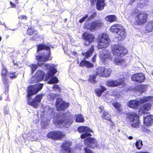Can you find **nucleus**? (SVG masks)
I'll return each instance as SVG.
<instances>
[{"label":"nucleus","mask_w":153,"mask_h":153,"mask_svg":"<svg viewBox=\"0 0 153 153\" xmlns=\"http://www.w3.org/2000/svg\"><path fill=\"white\" fill-rule=\"evenodd\" d=\"M43 84L38 83L34 85L30 86L28 88L27 91V99L28 100V103L34 108H37L42 98V95H37L35 98L33 99L32 102L29 101L30 97L36 94L42 88Z\"/></svg>","instance_id":"obj_1"},{"label":"nucleus","mask_w":153,"mask_h":153,"mask_svg":"<svg viewBox=\"0 0 153 153\" xmlns=\"http://www.w3.org/2000/svg\"><path fill=\"white\" fill-rule=\"evenodd\" d=\"M43 50L44 51L41 54L37 56L36 59L38 61V64L39 65V62L46 61L51 59L52 58L51 57L50 48L49 47L45 45H40L38 46L37 51Z\"/></svg>","instance_id":"obj_2"},{"label":"nucleus","mask_w":153,"mask_h":153,"mask_svg":"<svg viewBox=\"0 0 153 153\" xmlns=\"http://www.w3.org/2000/svg\"><path fill=\"white\" fill-rule=\"evenodd\" d=\"M48 98L51 100L55 99H57L56 104V109L58 111L63 110L68 107L69 103L62 101L61 95L60 94H50L48 96Z\"/></svg>","instance_id":"obj_3"},{"label":"nucleus","mask_w":153,"mask_h":153,"mask_svg":"<svg viewBox=\"0 0 153 153\" xmlns=\"http://www.w3.org/2000/svg\"><path fill=\"white\" fill-rule=\"evenodd\" d=\"M110 31L116 33L117 37L121 39H124L126 35L124 28L120 25L114 24L110 28Z\"/></svg>","instance_id":"obj_4"},{"label":"nucleus","mask_w":153,"mask_h":153,"mask_svg":"<svg viewBox=\"0 0 153 153\" xmlns=\"http://www.w3.org/2000/svg\"><path fill=\"white\" fill-rule=\"evenodd\" d=\"M97 48L98 49L105 48L108 47L110 42L108 35L106 33L100 34L98 37Z\"/></svg>","instance_id":"obj_5"},{"label":"nucleus","mask_w":153,"mask_h":153,"mask_svg":"<svg viewBox=\"0 0 153 153\" xmlns=\"http://www.w3.org/2000/svg\"><path fill=\"white\" fill-rule=\"evenodd\" d=\"M111 50L114 55L120 57L123 56L127 53V51L125 48L118 44L112 45Z\"/></svg>","instance_id":"obj_6"},{"label":"nucleus","mask_w":153,"mask_h":153,"mask_svg":"<svg viewBox=\"0 0 153 153\" xmlns=\"http://www.w3.org/2000/svg\"><path fill=\"white\" fill-rule=\"evenodd\" d=\"M153 98L151 97H144L139 100H132L129 101L127 104L128 106L131 108H135L138 106L145 102L152 101Z\"/></svg>","instance_id":"obj_7"},{"label":"nucleus","mask_w":153,"mask_h":153,"mask_svg":"<svg viewBox=\"0 0 153 153\" xmlns=\"http://www.w3.org/2000/svg\"><path fill=\"white\" fill-rule=\"evenodd\" d=\"M127 121L131 126L137 128L139 126V118L138 116L135 113L129 114L127 116Z\"/></svg>","instance_id":"obj_8"},{"label":"nucleus","mask_w":153,"mask_h":153,"mask_svg":"<svg viewBox=\"0 0 153 153\" xmlns=\"http://www.w3.org/2000/svg\"><path fill=\"white\" fill-rule=\"evenodd\" d=\"M99 57L103 62L108 63L112 60L110 52L106 50H104L100 52Z\"/></svg>","instance_id":"obj_9"},{"label":"nucleus","mask_w":153,"mask_h":153,"mask_svg":"<svg viewBox=\"0 0 153 153\" xmlns=\"http://www.w3.org/2000/svg\"><path fill=\"white\" fill-rule=\"evenodd\" d=\"M82 38L84 40V44L88 45L94 42L95 39V36L93 34L85 32L82 35Z\"/></svg>","instance_id":"obj_10"},{"label":"nucleus","mask_w":153,"mask_h":153,"mask_svg":"<svg viewBox=\"0 0 153 153\" xmlns=\"http://www.w3.org/2000/svg\"><path fill=\"white\" fill-rule=\"evenodd\" d=\"M147 13L145 12H141L137 15L136 18V22L139 25H142L147 21Z\"/></svg>","instance_id":"obj_11"},{"label":"nucleus","mask_w":153,"mask_h":153,"mask_svg":"<svg viewBox=\"0 0 153 153\" xmlns=\"http://www.w3.org/2000/svg\"><path fill=\"white\" fill-rule=\"evenodd\" d=\"M65 136L64 133L60 131H54L49 132L47 135L48 138L53 140L60 139Z\"/></svg>","instance_id":"obj_12"},{"label":"nucleus","mask_w":153,"mask_h":153,"mask_svg":"<svg viewBox=\"0 0 153 153\" xmlns=\"http://www.w3.org/2000/svg\"><path fill=\"white\" fill-rule=\"evenodd\" d=\"M78 131L80 133L84 132L81 136V138L82 139H84L88 136H91L90 132H92V130L89 128L88 127L85 126H81L78 128Z\"/></svg>","instance_id":"obj_13"},{"label":"nucleus","mask_w":153,"mask_h":153,"mask_svg":"<svg viewBox=\"0 0 153 153\" xmlns=\"http://www.w3.org/2000/svg\"><path fill=\"white\" fill-rule=\"evenodd\" d=\"M103 23L100 20L96 21L93 23L86 25V28L90 30L97 29L102 26Z\"/></svg>","instance_id":"obj_14"},{"label":"nucleus","mask_w":153,"mask_h":153,"mask_svg":"<svg viewBox=\"0 0 153 153\" xmlns=\"http://www.w3.org/2000/svg\"><path fill=\"white\" fill-rule=\"evenodd\" d=\"M124 84V81L123 79L117 80H109L106 82V85L111 87H116L121 85H123Z\"/></svg>","instance_id":"obj_15"},{"label":"nucleus","mask_w":153,"mask_h":153,"mask_svg":"<svg viewBox=\"0 0 153 153\" xmlns=\"http://www.w3.org/2000/svg\"><path fill=\"white\" fill-rule=\"evenodd\" d=\"M71 143L68 141H65L62 144L61 152L62 153H71V149L70 146Z\"/></svg>","instance_id":"obj_16"},{"label":"nucleus","mask_w":153,"mask_h":153,"mask_svg":"<svg viewBox=\"0 0 153 153\" xmlns=\"http://www.w3.org/2000/svg\"><path fill=\"white\" fill-rule=\"evenodd\" d=\"M85 145L88 147L94 148L97 146V142L96 140L94 138H87L85 141Z\"/></svg>","instance_id":"obj_17"},{"label":"nucleus","mask_w":153,"mask_h":153,"mask_svg":"<svg viewBox=\"0 0 153 153\" xmlns=\"http://www.w3.org/2000/svg\"><path fill=\"white\" fill-rule=\"evenodd\" d=\"M131 79L132 81L137 82L141 83L145 79V76L143 74H135L132 76Z\"/></svg>","instance_id":"obj_18"},{"label":"nucleus","mask_w":153,"mask_h":153,"mask_svg":"<svg viewBox=\"0 0 153 153\" xmlns=\"http://www.w3.org/2000/svg\"><path fill=\"white\" fill-rule=\"evenodd\" d=\"M72 122L71 119H62L61 120L58 121V123L61 127H64L68 128L69 127Z\"/></svg>","instance_id":"obj_19"},{"label":"nucleus","mask_w":153,"mask_h":153,"mask_svg":"<svg viewBox=\"0 0 153 153\" xmlns=\"http://www.w3.org/2000/svg\"><path fill=\"white\" fill-rule=\"evenodd\" d=\"M54 65H53L48 64L46 65V68L48 69H50L48 73V75H47V78L49 79L51 77L53 76L57 72L56 69L54 68Z\"/></svg>","instance_id":"obj_20"},{"label":"nucleus","mask_w":153,"mask_h":153,"mask_svg":"<svg viewBox=\"0 0 153 153\" xmlns=\"http://www.w3.org/2000/svg\"><path fill=\"white\" fill-rule=\"evenodd\" d=\"M27 33L29 35H33V37L30 38V39L31 40H34L36 39L39 36L36 30H34L30 28L27 29Z\"/></svg>","instance_id":"obj_21"},{"label":"nucleus","mask_w":153,"mask_h":153,"mask_svg":"<svg viewBox=\"0 0 153 153\" xmlns=\"http://www.w3.org/2000/svg\"><path fill=\"white\" fill-rule=\"evenodd\" d=\"M153 123V116L150 115L144 117V125L149 126Z\"/></svg>","instance_id":"obj_22"},{"label":"nucleus","mask_w":153,"mask_h":153,"mask_svg":"<svg viewBox=\"0 0 153 153\" xmlns=\"http://www.w3.org/2000/svg\"><path fill=\"white\" fill-rule=\"evenodd\" d=\"M151 107V104L148 103L145 104L140 107L139 110V111L144 114L145 113V110H149L150 109Z\"/></svg>","instance_id":"obj_23"},{"label":"nucleus","mask_w":153,"mask_h":153,"mask_svg":"<svg viewBox=\"0 0 153 153\" xmlns=\"http://www.w3.org/2000/svg\"><path fill=\"white\" fill-rule=\"evenodd\" d=\"M44 75V73L41 71H38L35 75L36 77L37 80H38L39 82L41 81L43 79Z\"/></svg>","instance_id":"obj_24"},{"label":"nucleus","mask_w":153,"mask_h":153,"mask_svg":"<svg viewBox=\"0 0 153 153\" xmlns=\"http://www.w3.org/2000/svg\"><path fill=\"white\" fill-rule=\"evenodd\" d=\"M147 87L148 85H146L141 84L137 86L135 89L137 91L143 93L146 90Z\"/></svg>","instance_id":"obj_25"},{"label":"nucleus","mask_w":153,"mask_h":153,"mask_svg":"<svg viewBox=\"0 0 153 153\" xmlns=\"http://www.w3.org/2000/svg\"><path fill=\"white\" fill-rule=\"evenodd\" d=\"M105 3L104 0H98L96 4L97 9L99 10H101L104 8Z\"/></svg>","instance_id":"obj_26"},{"label":"nucleus","mask_w":153,"mask_h":153,"mask_svg":"<svg viewBox=\"0 0 153 153\" xmlns=\"http://www.w3.org/2000/svg\"><path fill=\"white\" fill-rule=\"evenodd\" d=\"M79 65L80 66H85L88 68H91L93 67V65L91 63L84 60H82Z\"/></svg>","instance_id":"obj_27"},{"label":"nucleus","mask_w":153,"mask_h":153,"mask_svg":"<svg viewBox=\"0 0 153 153\" xmlns=\"http://www.w3.org/2000/svg\"><path fill=\"white\" fill-rule=\"evenodd\" d=\"M148 4L147 0H140L137 4V7L143 8Z\"/></svg>","instance_id":"obj_28"},{"label":"nucleus","mask_w":153,"mask_h":153,"mask_svg":"<svg viewBox=\"0 0 153 153\" xmlns=\"http://www.w3.org/2000/svg\"><path fill=\"white\" fill-rule=\"evenodd\" d=\"M94 51V46L92 45L90 49L87 52L83 53V55L86 58H88L90 57Z\"/></svg>","instance_id":"obj_29"},{"label":"nucleus","mask_w":153,"mask_h":153,"mask_svg":"<svg viewBox=\"0 0 153 153\" xmlns=\"http://www.w3.org/2000/svg\"><path fill=\"white\" fill-rule=\"evenodd\" d=\"M146 29L149 32L153 30V20L147 23L146 26Z\"/></svg>","instance_id":"obj_30"},{"label":"nucleus","mask_w":153,"mask_h":153,"mask_svg":"<svg viewBox=\"0 0 153 153\" xmlns=\"http://www.w3.org/2000/svg\"><path fill=\"white\" fill-rule=\"evenodd\" d=\"M102 115V117L103 118L106 120L111 121V117L109 114L108 113L105 111H103Z\"/></svg>","instance_id":"obj_31"},{"label":"nucleus","mask_w":153,"mask_h":153,"mask_svg":"<svg viewBox=\"0 0 153 153\" xmlns=\"http://www.w3.org/2000/svg\"><path fill=\"white\" fill-rule=\"evenodd\" d=\"M105 20L109 22H112L115 21L116 20V17L113 15H111L107 16L105 18Z\"/></svg>","instance_id":"obj_32"},{"label":"nucleus","mask_w":153,"mask_h":153,"mask_svg":"<svg viewBox=\"0 0 153 153\" xmlns=\"http://www.w3.org/2000/svg\"><path fill=\"white\" fill-rule=\"evenodd\" d=\"M106 90V88L102 86H101L100 88L97 89L95 90V92L97 96L100 97L102 93Z\"/></svg>","instance_id":"obj_33"},{"label":"nucleus","mask_w":153,"mask_h":153,"mask_svg":"<svg viewBox=\"0 0 153 153\" xmlns=\"http://www.w3.org/2000/svg\"><path fill=\"white\" fill-rule=\"evenodd\" d=\"M105 68L103 67H99L96 70L97 74L100 76H103Z\"/></svg>","instance_id":"obj_34"},{"label":"nucleus","mask_w":153,"mask_h":153,"mask_svg":"<svg viewBox=\"0 0 153 153\" xmlns=\"http://www.w3.org/2000/svg\"><path fill=\"white\" fill-rule=\"evenodd\" d=\"M125 61L123 59L121 58L118 59H115L114 61V63L118 65H121L125 64Z\"/></svg>","instance_id":"obj_35"},{"label":"nucleus","mask_w":153,"mask_h":153,"mask_svg":"<svg viewBox=\"0 0 153 153\" xmlns=\"http://www.w3.org/2000/svg\"><path fill=\"white\" fill-rule=\"evenodd\" d=\"M7 72V70L6 69H3L2 71L1 76L2 77V79L4 83H7L8 82V80L5 77L6 74Z\"/></svg>","instance_id":"obj_36"},{"label":"nucleus","mask_w":153,"mask_h":153,"mask_svg":"<svg viewBox=\"0 0 153 153\" xmlns=\"http://www.w3.org/2000/svg\"><path fill=\"white\" fill-rule=\"evenodd\" d=\"M76 117V121L77 122H83L84 119L83 116L80 114H77L75 115Z\"/></svg>","instance_id":"obj_37"},{"label":"nucleus","mask_w":153,"mask_h":153,"mask_svg":"<svg viewBox=\"0 0 153 153\" xmlns=\"http://www.w3.org/2000/svg\"><path fill=\"white\" fill-rule=\"evenodd\" d=\"M54 111V108L49 106H46L45 107L44 111L46 112L49 114H52L53 113Z\"/></svg>","instance_id":"obj_38"},{"label":"nucleus","mask_w":153,"mask_h":153,"mask_svg":"<svg viewBox=\"0 0 153 153\" xmlns=\"http://www.w3.org/2000/svg\"><path fill=\"white\" fill-rule=\"evenodd\" d=\"M111 70L110 69H105V68L103 76L107 77L109 76L111 73Z\"/></svg>","instance_id":"obj_39"},{"label":"nucleus","mask_w":153,"mask_h":153,"mask_svg":"<svg viewBox=\"0 0 153 153\" xmlns=\"http://www.w3.org/2000/svg\"><path fill=\"white\" fill-rule=\"evenodd\" d=\"M136 146L137 148L138 149H140L143 146L142 142L140 140H137L136 144Z\"/></svg>","instance_id":"obj_40"},{"label":"nucleus","mask_w":153,"mask_h":153,"mask_svg":"<svg viewBox=\"0 0 153 153\" xmlns=\"http://www.w3.org/2000/svg\"><path fill=\"white\" fill-rule=\"evenodd\" d=\"M113 105L119 111H121V105L120 103L117 102H115L113 103Z\"/></svg>","instance_id":"obj_41"},{"label":"nucleus","mask_w":153,"mask_h":153,"mask_svg":"<svg viewBox=\"0 0 153 153\" xmlns=\"http://www.w3.org/2000/svg\"><path fill=\"white\" fill-rule=\"evenodd\" d=\"M58 81V79L56 77H54L51 79V80L48 82V83L50 84L57 83Z\"/></svg>","instance_id":"obj_42"},{"label":"nucleus","mask_w":153,"mask_h":153,"mask_svg":"<svg viewBox=\"0 0 153 153\" xmlns=\"http://www.w3.org/2000/svg\"><path fill=\"white\" fill-rule=\"evenodd\" d=\"M31 69L32 73L33 74L37 68V65H36L32 64L29 65Z\"/></svg>","instance_id":"obj_43"},{"label":"nucleus","mask_w":153,"mask_h":153,"mask_svg":"<svg viewBox=\"0 0 153 153\" xmlns=\"http://www.w3.org/2000/svg\"><path fill=\"white\" fill-rule=\"evenodd\" d=\"M96 78V76L94 74H92L90 76V78L89 79L90 81L92 83H95V79Z\"/></svg>","instance_id":"obj_44"},{"label":"nucleus","mask_w":153,"mask_h":153,"mask_svg":"<svg viewBox=\"0 0 153 153\" xmlns=\"http://www.w3.org/2000/svg\"><path fill=\"white\" fill-rule=\"evenodd\" d=\"M53 90L55 91H59L60 92L61 89L57 85H55L53 87Z\"/></svg>","instance_id":"obj_45"},{"label":"nucleus","mask_w":153,"mask_h":153,"mask_svg":"<svg viewBox=\"0 0 153 153\" xmlns=\"http://www.w3.org/2000/svg\"><path fill=\"white\" fill-rule=\"evenodd\" d=\"M36 77L35 76V75L32 77L31 78V82L32 83H35L37 82H39L38 80H37Z\"/></svg>","instance_id":"obj_46"},{"label":"nucleus","mask_w":153,"mask_h":153,"mask_svg":"<svg viewBox=\"0 0 153 153\" xmlns=\"http://www.w3.org/2000/svg\"><path fill=\"white\" fill-rule=\"evenodd\" d=\"M15 72L11 73L9 74V76L10 78H14L16 77L17 75L15 74Z\"/></svg>","instance_id":"obj_47"},{"label":"nucleus","mask_w":153,"mask_h":153,"mask_svg":"<svg viewBox=\"0 0 153 153\" xmlns=\"http://www.w3.org/2000/svg\"><path fill=\"white\" fill-rule=\"evenodd\" d=\"M85 153H93V152L89 149L85 148L84 149Z\"/></svg>","instance_id":"obj_48"},{"label":"nucleus","mask_w":153,"mask_h":153,"mask_svg":"<svg viewBox=\"0 0 153 153\" xmlns=\"http://www.w3.org/2000/svg\"><path fill=\"white\" fill-rule=\"evenodd\" d=\"M8 108L7 106L5 107L4 108V112L5 114H7L9 113Z\"/></svg>","instance_id":"obj_49"},{"label":"nucleus","mask_w":153,"mask_h":153,"mask_svg":"<svg viewBox=\"0 0 153 153\" xmlns=\"http://www.w3.org/2000/svg\"><path fill=\"white\" fill-rule=\"evenodd\" d=\"M88 17V15H86L85 16L83 17L82 18L80 19L79 20V22L80 23H82L83 22L85 21V20Z\"/></svg>","instance_id":"obj_50"},{"label":"nucleus","mask_w":153,"mask_h":153,"mask_svg":"<svg viewBox=\"0 0 153 153\" xmlns=\"http://www.w3.org/2000/svg\"><path fill=\"white\" fill-rule=\"evenodd\" d=\"M132 11L133 13H139V10L137 8H134L132 10Z\"/></svg>","instance_id":"obj_51"},{"label":"nucleus","mask_w":153,"mask_h":153,"mask_svg":"<svg viewBox=\"0 0 153 153\" xmlns=\"http://www.w3.org/2000/svg\"><path fill=\"white\" fill-rule=\"evenodd\" d=\"M97 14L96 13H94L92 14L90 16V19H92L94 18L95 17H96Z\"/></svg>","instance_id":"obj_52"},{"label":"nucleus","mask_w":153,"mask_h":153,"mask_svg":"<svg viewBox=\"0 0 153 153\" xmlns=\"http://www.w3.org/2000/svg\"><path fill=\"white\" fill-rule=\"evenodd\" d=\"M96 56H97V55L96 54H95L94 56V57H93L92 59V61L94 62H95V61H96Z\"/></svg>","instance_id":"obj_53"},{"label":"nucleus","mask_w":153,"mask_h":153,"mask_svg":"<svg viewBox=\"0 0 153 153\" xmlns=\"http://www.w3.org/2000/svg\"><path fill=\"white\" fill-rule=\"evenodd\" d=\"M135 153H150L149 152H143V151H140V152H136Z\"/></svg>","instance_id":"obj_54"},{"label":"nucleus","mask_w":153,"mask_h":153,"mask_svg":"<svg viewBox=\"0 0 153 153\" xmlns=\"http://www.w3.org/2000/svg\"><path fill=\"white\" fill-rule=\"evenodd\" d=\"M10 4L12 7H16L15 4H14L12 2L10 1Z\"/></svg>","instance_id":"obj_55"},{"label":"nucleus","mask_w":153,"mask_h":153,"mask_svg":"<svg viewBox=\"0 0 153 153\" xmlns=\"http://www.w3.org/2000/svg\"><path fill=\"white\" fill-rule=\"evenodd\" d=\"M136 0H130L129 3V4H131L134 2Z\"/></svg>","instance_id":"obj_56"},{"label":"nucleus","mask_w":153,"mask_h":153,"mask_svg":"<svg viewBox=\"0 0 153 153\" xmlns=\"http://www.w3.org/2000/svg\"><path fill=\"white\" fill-rule=\"evenodd\" d=\"M97 0H91V3L93 5L94 3H95Z\"/></svg>","instance_id":"obj_57"},{"label":"nucleus","mask_w":153,"mask_h":153,"mask_svg":"<svg viewBox=\"0 0 153 153\" xmlns=\"http://www.w3.org/2000/svg\"><path fill=\"white\" fill-rule=\"evenodd\" d=\"M20 17H21L22 19H26L27 18L26 16L24 15L22 16H20L19 18H20Z\"/></svg>","instance_id":"obj_58"},{"label":"nucleus","mask_w":153,"mask_h":153,"mask_svg":"<svg viewBox=\"0 0 153 153\" xmlns=\"http://www.w3.org/2000/svg\"><path fill=\"white\" fill-rule=\"evenodd\" d=\"M99 108L102 110H103L104 109V107L102 106H100Z\"/></svg>","instance_id":"obj_59"},{"label":"nucleus","mask_w":153,"mask_h":153,"mask_svg":"<svg viewBox=\"0 0 153 153\" xmlns=\"http://www.w3.org/2000/svg\"><path fill=\"white\" fill-rule=\"evenodd\" d=\"M128 139L130 140H131L133 139V137L132 136H130L129 137Z\"/></svg>","instance_id":"obj_60"},{"label":"nucleus","mask_w":153,"mask_h":153,"mask_svg":"<svg viewBox=\"0 0 153 153\" xmlns=\"http://www.w3.org/2000/svg\"><path fill=\"white\" fill-rule=\"evenodd\" d=\"M16 3L18 4V0H16Z\"/></svg>","instance_id":"obj_61"},{"label":"nucleus","mask_w":153,"mask_h":153,"mask_svg":"<svg viewBox=\"0 0 153 153\" xmlns=\"http://www.w3.org/2000/svg\"><path fill=\"white\" fill-rule=\"evenodd\" d=\"M2 99V97H0V100H1Z\"/></svg>","instance_id":"obj_62"},{"label":"nucleus","mask_w":153,"mask_h":153,"mask_svg":"<svg viewBox=\"0 0 153 153\" xmlns=\"http://www.w3.org/2000/svg\"><path fill=\"white\" fill-rule=\"evenodd\" d=\"M1 37L0 36V41H1Z\"/></svg>","instance_id":"obj_63"},{"label":"nucleus","mask_w":153,"mask_h":153,"mask_svg":"<svg viewBox=\"0 0 153 153\" xmlns=\"http://www.w3.org/2000/svg\"><path fill=\"white\" fill-rule=\"evenodd\" d=\"M152 13L153 14V9L152 10Z\"/></svg>","instance_id":"obj_64"}]
</instances>
